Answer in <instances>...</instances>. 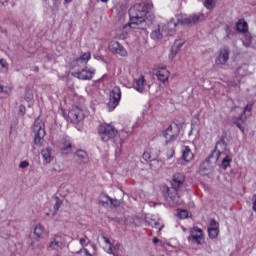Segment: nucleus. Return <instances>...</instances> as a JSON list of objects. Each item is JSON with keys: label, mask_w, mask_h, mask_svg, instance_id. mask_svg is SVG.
<instances>
[{"label": "nucleus", "mask_w": 256, "mask_h": 256, "mask_svg": "<svg viewBox=\"0 0 256 256\" xmlns=\"http://www.w3.org/2000/svg\"><path fill=\"white\" fill-rule=\"evenodd\" d=\"M152 8V4H135L129 10L130 23L128 24V27H130V29H141L142 31H146V29H149V27H151V24L145 23V18L147 17V14H149V11H151Z\"/></svg>", "instance_id": "1"}, {"label": "nucleus", "mask_w": 256, "mask_h": 256, "mask_svg": "<svg viewBox=\"0 0 256 256\" xmlns=\"http://www.w3.org/2000/svg\"><path fill=\"white\" fill-rule=\"evenodd\" d=\"M185 182V176L181 173L174 174L173 179L171 181L172 188H167V196L166 200L170 203L171 207H175V205H181L183 203L179 200V195L177 194V190L183 183Z\"/></svg>", "instance_id": "2"}, {"label": "nucleus", "mask_w": 256, "mask_h": 256, "mask_svg": "<svg viewBox=\"0 0 256 256\" xmlns=\"http://www.w3.org/2000/svg\"><path fill=\"white\" fill-rule=\"evenodd\" d=\"M175 29H177V21H175V18H172L168 24H159L157 28L151 32L150 37L154 41H161L162 37L171 35Z\"/></svg>", "instance_id": "3"}, {"label": "nucleus", "mask_w": 256, "mask_h": 256, "mask_svg": "<svg viewBox=\"0 0 256 256\" xmlns=\"http://www.w3.org/2000/svg\"><path fill=\"white\" fill-rule=\"evenodd\" d=\"M174 19L177 25L181 23L182 25H186L187 27H195L197 23H201V21H205V14L203 13H195L191 15L178 14L175 16Z\"/></svg>", "instance_id": "4"}, {"label": "nucleus", "mask_w": 256, "mask_h": 256, "mask_svg": "<svg viewBox=\"0 0 256 256\" xmlns=\"http://www.w3.org/2000/svg\"><path fill=\"white\" fill-rule=\"evenodd\" d=\"M187 241L190 245H203L205 243V231L197 226L190 228Z\"/></svg>", "instance_id": "5"}, {"label": "nucleus", "mask_w": 256, "mask_h": 256, "mask_svg": "<svg viewBox=\"0 0 256 256\" xmlns=\"http://www.w3.org/2000/svg\"><path fill=\"white\" fill-rule=\"evenodd\" d=\"M33 133H34L35 145L37 147H42L45 141V124L41 120L39 119L35 120Z\"/></svg>", "instance_id": "6"}, {"label": "nucleus", "mask_w": 256, "mask_h": 256, "mask_svg": "<svg viewBox=\"0 0 256 256\" xmlns=\"http://www.w3.org/2000/svg\"><path fill=\"white\" fill-rule=\"evenodd\" d=\"M98 133L100 138L104 143L111 141V139H115L117 137V131L115 127L111 126V124H102L98 127Z\"/></svg>", "instance_id": "7"}, {"label": "nucleus", "mask_w": 256, "mask_h": 256, "mask_svg": "<svg viewBox=\"0 0 256 256\" xmlns=\"http://www.w3.org/2000/svg\"><path fill=\"white\" fill-rule=\"evenodd\" d=\"M121 102V88L119 86H115L110 91V99L108 102V110L109 111H115V108L119 105Z\"/></svg>", "instance_id": "8"}, {"label": "nucleus", "mask_w": 256, "mask_h": 256, "mask_svg": "<svg viewBox=\"0 0 256 256\" xmlns=\"http://www.w3.org/2000/svg\"><path fill=\"white\" fill-rule=\"evenodd\" d=\"M85 110L79 108V106H73L68 112V119L71 123H81L85 119Z\"/></svg>", "instance_id": "9"}, {"label": "nucleus", "mask_w": 256, "mask_h": 256, "mask_svg": "<svg viewBox=\"0 0 256 256\" xmlns=\"http://www.w3.org/2000/svg\"><path fill=\"white\" fill-rule=\"evenodd\" d=\"M163 137L165 139L166 145L173 143L177 137H179V126L177 124H171L164 132Z\"/></svg>", "instance_id": "10"}, {"label": "nucleus", "mask_w": 256, "mask_h": 256, "mask_svg": "<svg viewBox=\"0 0 256 256\" xmlns=\"http://www.w3.org/2000/svg\"><path fill=\"white\" fill-rule=\"evenodd\" d=\"M251 117V105H247L241 112V115L236 118L235 125L240 129V131L245 134V123H247V118Z\"/></svg>", "instance_id": "11"}, {"label": "nucleus", "mask_w": 256, "mask_h": 256, "mask_svg": "<svg viewBox=\"0 0 256 256\" xmlns=\"http://www.w3.org/2000/svg\"><path fill=\"white\" fill-rule=\"evenodd\" d=\"M108 49L111 53H114V55H119L120 57H127V49H125L121 43L112 40L109 43Z\"/></svg>", "instance_id": "12"}, {"label": "nucleus", "mask_w": 256, "mask_h": 256, "mask_svg": "<svg viewBox=\"0 0 256 256\" xmlns=\"http://www.w3.org/2000/svg\"><path fill=\"white\" fill-rule=\"evenodd\" d=\"M150 87L151 86L147 83V80H145V76L135 78L133 81V88L138 91V93H145V91H149Z\"/></svg>", "instance_id": "13"}, {"label": "nucleus", "mask_w": 256, "mask_h": 256, "mask_svg": "<svg viewBox=\"0 0 256 256\" xmlns=\"http://www.w3.org/2000/svg\"><path fill=\"white\" fill-rule=\"evenodd\" d=\"M65 247V239L60 235L54 236V238L48 244V251H61Z\"/></svg>", "instance_id": "14"}, {"label": "nucleus", "mask_w": 256, "mask_h": 256, "mask_svg": "<svg viewBox=\"0 0 256 256\" xmlns=\"http://www.w3.org/2000/svg\"><path fill=\"white\" fill-rule=\"evenodd\" d=\"M94 75H95L94 68H84L81 71L74 73V77H77V79H81L82 81L91 80L93 79Z\"/></svg>", "instance_id": "15"}, {"label": "nucleus", "mask_w": 256, "mask_h": 256, "mask_svg": "<svg viewBox=\"0 0 256 256\" xmlns=\"http://www.w3.org/2000/svg\"><path fill=\"white\" fill-rule=\"evenodd\" d=\"M229 50L228 48H222L219 50L218 55L215 59V63L216 65H227L228 61H229Z\"/></svg>", "instance_id": "16"}, {"label": "nucleus", "mask_w": 256, "mask_h": 256, "mask_svg": "<svg viewBox=\"0 0 256 256\" xmlns=\"http://www.w3.org/2000/svg\"><path fill=\"white\" fill-rule=\"evenodd\" d=\"M103 239H104V243H105L104 249H105L106 253H108L109 255L117 256V253L121 246L119 244H115L113 246V244H111V240H109V238H107L105 236L103 237Z\"/></svg>", "instance_id": "17"}, {"label": "nucleus", "mask_w": 256, "mask_h": 256, "mask_svg": "<svg viewBox=\"0 0 256 256\" xmlns=\"http://www.w3.org/2000/svg\"><path fill=\"white\" fill-rule=\"evenodd\" d=\"M41 156L44 165H50V163H53V159H55V157L53 156V149L49 147L44 148L41 151Z\"/></svg>", "instance_id": "18"}, {"label": "nucleus", "mask_w": 256, "mask_h": 256, "mask_svg": "<svg viewBox=\"0 0 256 256\" xmlns=\"http://www.w3.org/2000/svg\"><path fill=\"white\" fill-rule=\"evenodd\" d=\"M208 237L210 239H217L219 237V223L215 220H211L208 226Z\"/></svg>", "instance_id": "19"}, {"label": "nucleus", "mask_w": 256, "mask_h": 256, "mask_svg": "<svg viewBox=\"0 0 256 256\" xmlns=\"http://www.w3.org/2000/svg\"><path fill=\"white\" fill-rule=\"evenodd\" d=\"M156 76L158 81H161V83H167V81H169V77H171V72H169L166 67H160L156 72Z\"/></svg>", "instance_id": "20"}, {"label": "nucleus", "mask_w": 256, "mask_h": 256, "mask_svg": "<svg viewBox=\"0 0 256 256\" xmlns=\"http://www.w3.org/2000/svg\"><path fill=\"white\" fill-rule=\"evenodd\" d=\"M34 235L37 237V239H43L49 235V232L41 224H37L34 227Z\"/></svg>", "instance_id": "21"}, {"label": "nucleus", "mask_w": 256, "mask_h": 256, "mask_svg": "<svg viewBox=\"0 0 256 256\" xmlns=\"http://www.w3.org/2000/svg\"><path fill=\"white\" fill-rule=\"evenodd\" d=\"M193 151H191V148L189 146H183L182 147V159L183 161H186L187 163L193 161Z\"/></svg>", "instance_id": "22"}, {"label": "nucleus", "mask_w": 256, "mask_h": 256, "mask_svg": "<svg viewBox=\"0 0 256 256\" xmlns=\"http://www.w3.org/2000/svg\"><path fill=\"white\" fill-rule=\"evenodd\" d=\"M157 152H155V150L153 149H149V150H146L143 155H142V158L144 159V161H155L157 159Z\"/></svg>", "instance_id": "23"}, {"label": "nucleus", "mask_w": 256, "mask_h": 256, "mask_svg": "<svg viewBox=\"0 0 256 256\" xmlns=\"http://www.w3.org/2000/svg\"><path fill=\"white\" fill-rule=\"evenodd\" d=\"M76 160L78 163H88L89 162V155L84 150H78L76 152Z\"/></svg>", "instance_id": "24"}, {"label": "nucleus", "mask_w": 256, "mask_h": 256, "mask_svg": "<svg viewBox=\"0 0 256 256\" xmlns=\"http://www.w3.org/2000/svg\"><path fill=\"white\" fill-rule=\"evenodd\" d=\"M236 29L238 33H247V31H249V26L247 25L245 19L238 20L236 23Z\"/></svg>", "instance_id": "25"}, {"label": "nucleus", "mask_w": 256, "mask_h": 256, "mask_svg": "<svg viewBox=\"0 0 256 256\" xmlns=\"http://www.w3.org/2000/svg\"><path fill=\"white\" fill-rule=\"evenodd\" d=\"M11 87H7V86H0V99H7V97H9V95H11Z\"/></svg>", "instance_id": "26"}, {"label": "nucleus", "mask_w": 256, "mask_h": 256, "mask_svg": "<svg viewBox=\"0 0 256 256\" xmlns=\"http://www.w3.org/2000/svg\"><path fill=\"white\" fill-rule=\"evenodd\" d=\"M203 5L208 11H213L217 5V0H204Z\"/></svg>", "instance_id": "27"}, {"label": "nucleus", "mask_w": 256, "mask_h": 256, "mask_svg": "<svg viewBox=\"0 0 256 256\" xmlns=\"http://www.w3.org/2000/svg\"><path fill=\"white\" fill-rule=\"evenodd\" d=\"M73 151V145H71V142H66L62 147H61V153L63 155H69Z\"/></svg>", "instance_id": "28"}, {"label": "nucleus", "mask_w": 256, "mask_h": 256, "mask_svg": "<svg viewBox=\"0 0 256 256\" xmlns=\"http://www.w3.org/2000/svg\"><path fill=\"white\" fill-rule=\"evenodd\" d=\"M89 59H91V53L85 52L80 58L76 59V63H83L85 65L89 62Z\"/></svg>", "instance_id": "29"}, {"label": "nucleus", "mask_w": 256, "mask_h": 256, "mask_svg": "<svg viewBox=\"0 0 256 256\" xmlns=\"http://www.w3.org/2000/svg\"><path fill=\"white\" fill-rule=\"evenodd\" d=\"M231 161H233V158L229 155H226L222 159L221 168L222 169H227L228 167H231Z\"/></svg>", "instance_id": "30"}, {"label": "nucleus", "mask_w": 256, "mask_h": 256, "mask_svg": "<svg viewBox=\"0 0 256 256\" xmlns=\"http://www.w3.org/2000/svg\"><path fill=\"white\" fill-rule=\"evenodd\" d=\"M102 197L104 198V201H102V205H105V203H110V205H114V207H119V200H113L107 195H104Z\"/></svg>", "instance_id": "31"}, {"label": "nucleus", "mask_w": 256, "mask_h": 256, "mask_svg": "<svg viewBox=\"0 0 256 256\" xmlns=\"http://www.w3.org/2000/svg\"><path fill=\"white\" fill-rule=\"evenodd\" d=\"M176 215L179 217V219H189L191 217V213L187 210H177Z\"/></svg>", "instance_id": "32"}, {"label": "nucleus", "mask_w": 256, "mask_h": 256, "mask_svg": "<svg viewBox=\"0 0 256 256\" xmlns=\"http://www.w3.org/2000/svg\"><path fill=\"white\" fill-rule=\"evenodd\" d=\"M242 42L245 47H251V43H252L251 34H245L244 37L242 38Z\"/></svg>", "instance_id": "33"}, {"label": "nucleus", "mask_w": 256, "mask_h": 256, "mask_svg": "<svg viewBox=\"0 0 256 256\" xmlns=\"http://www.w3.org/2000/svg\"><path fill=\"white\" fill-rule=\"evenodd\" d=\"M183 45H185V39L183 38H180V39H177L175 42H174V45L172 46L174 49L180 51L181 47H183Z\"/></svg>", "instance_id": "34"}, {"label": "nucleus", "mask_w": 256, "mask_h": 256, "mask_svg": "<svg viewBox=\"0 0 256 256\" xmlns=\"http://www.w3.org/2000/svg\"><path fill=\"white\" fill-rule=\"evenodd\" d=\"M0 68L2 73H7V71H9V63H7V60L0 59Z\"/></svg>", "instance_id": "35"}, {"label": "nucleus", "mask_w": 256, "mask_h": 256, "mask_svg": "<svg viewBox=\"0 0 256 256\" xmlns=\"http://www.w3.org/2000/svg\"><path fill=\"white\" fill-rule=\"evenodd\" d=\"M79 243H80L82 249H86V247L89 245V243H91V240H89V238L87 236H84L79 239Z\"/></svg>", "instance_id": "36"}, {"label": "nucleus", "mask_w": 256, "mask_h": 256, "mask_svg": "<svg viewBox=\"0 0 256 256\" xmlns=\"http://www.w3.org/2000/svg\"><path fill=\"white\" fill-rule=\"evenodd\" d=\"M74 256H92L87 248H81Z\"/></svg>", "instance_id": "37"}, {"label": "nucleus", "mask_w": 256, "mask_h": 256, "mask_svg": "<svg viewBox=\"0 0 256 256\" xmlns=\"http://www.w3.org/2000/svg\"><path fill=\"white\" fill-rule=\"evenodd\" d=\"M177 53H179V50H177V48L172 47L170 54H169V59L171 61H173V59H175V57H177Z\"/></svg>", "instance_id": "38"}, {"label": "nucleus", "mask_w": 256, "mask_h": 256, "mask_svg": "<svg viewBox=\"0 0 256 256\" xmlns=\"http://www.w3.org/2000/svg\"><path fill=\"white\" fill-rule=\"evenodd\" d=\"M247 65H243L240 68H238V75H240L241 77L247 75Z\"/></svg>", "instance_id": "39"}, {"label": "nucleus", "mask_w": 256, "mask_h": 256, "mask_svg": "<svg viewBox=\"0 0 256 256\" xmlns=\"http://www.w3.org/2000/svg\"><path fill=\"white\" fill-rule=\"evenodd\" d=\"M30 165H31V163H29V161L24 160V161L20 162L19 168L20 169H27V167H30Z\"/></svg>", "instance_id": "40"}, {"label": "nucleus", "mask_w": 256, "mask_h": 256, "mask_svg": "<svg viewBox=\"0 0 256 256\" xmlns=\"http://www.w3.org/2000/svg\"><path fill=\"white\" fill-rule=\"evenodd\" d=\"M62 205H63V202L59 198H57L55 205H54V210L59 211V209H61Z\"/></svg>", "instance_id": "41"}, {"label": "nucleus", "mask_w": 256, "mask_h": 256, "mask_svg": "<svg viewBox=\"0 0 256 256\" xmlns=\"http://www.w3.org/2000/svg\"><path fill=\"white\" fill-rule=\"evenodd\" d=\"M148 225H150V227H159V225H161V223H159V221H157V220H150L148 222Z\"/></svg>", "instance_id": "42"}, {"label": "nucleus", "mask_w": 256, "mask_h": 256, "mask_svg": "<svg viewBox=\"0 0 256 256\" xmlns=\"http://www.w3.org/2000/svg\"><path fill=\"white\" fill-rule=\"evenodd\" d=\"M129 135V130H122L119 132V136L125 139Z\"/></svg>", "instance_id": "43"}, {"label": "nucleus", "mask_w": 256, "mask_h": 256, "mask_svg": "<svg viewBox=\"0 0 256 256\" xmlns=\"http://www.w3.org/2000/svg\"><path fill=\"white\" fill-rule=\"evenodd\" d=\"M26 101H33V93L27 92L25 96Z\"/></svg>", "instance_id": "44"}, {"label": "nucleus", "mask_w": 256, "mask_h": 256, "mask_svg": "<svg viewBox=\"0 0 256 256\" xmlns=\"http://www.w3.org/2000/svg\"><path fill=\"white\" fill-rule=\"evenodd\" d=\"M118 39H120L121 41H125V39H127V33L122 32V34L118 35Z\"/></svg>", "instance_id": "45"}, {"label": "nucleus", "mask_w": 256, "mask_h": 256, "mask_svg": "<svg viewBox=\"0 0 256 256\" xmlns=\"http://www.w3.org/2000/svg\"><path fill=\"white\" fill-rule=\"evenodd\" d=\"M25 111H26L25 106L20 105L19 106V115H25Z\"/></svg>", "instance_id": "46"}, {"label": "nucleus", "mask_w": 256, "mask_h": 256, "mask_svg": "<svg viewBox=\"0 0 256 256\" xmlns=\"http://www.w3.org/2000/svg\"><path fill=\"white\" fill-rule=\"evenodd\" d=\"M175 155V149L172 148L168 153H167V157L168 159H171V157H173Z\"/></svg>", "instance_id": "47"}, {"label": "nucleus", "mask_w": 256, "mask_h": 256, "mask_svg": "<svg viewBox=\"0 0 256 256\" xmlns=\"http://www.w3.org/2000/svg\"><path fill=\"white\" fill-rule=\"evenodd\" d=\"M253 211H256V196L253 198V206H252Z\"/></svg>", "instance_id": "48"}, {"label": "nucleus", "mask_w": 256, "mask_h": 256, "mask_svg": "<svg viewBox=\"0 0 256 256\" xmlns=\"http://www.w3.org/2000/svg\"><path fill=\"white\" fill-rule=\"evenodd\" d=\"M162 230H163V225H161V226L159 227L158 233H161Z\"/></svg>", "instance_id": "49"}, {"label": "nucleus", "mask_w": 256, "mask_h": 256, "mask_svg": "<svg viewBox=\"0 0 256 256\" xmlns=\"http://www.w3.org/2000/svg\"><path fill=\"white\" fill-rule=\"evenodd\" d=\"M153 243H159V239L154 238V239H153Z\"/></svg>", "instance_id": "50"}, {"label": "nucleus", "mask_w": 256, "mask_h": 256, "mask_svg": "<svg viewBox=\"0 0 256 256\" xmlns=\"http://www.w3.org/2000/svg\"><path fill=\"white\" fill-rule=\"evenodd\" d=\"M73 0H64V3H71Z\"/></svg>", "instance_id": "51"}, {"label": "nucleus", "mask_w": 256, "mask_h": 256, "mask_svg": "<svg viewBox=\"0 0 256 256\" xmlns=\"http://www.w3.org/2000/svg\"><path fill=\"white\" fill-rule=\"evenodd\" d=\"M102 3H108L109 0H101Z\"/></svg>", "instance_id": "52"}, {"label": "nucleus", "mask_w": 256, "mask_h": 256, "mask_svg": "<svg viewBox=\"0 0 256 256\" xmlns=\"http://www.w3.org/2000/svg\"><path fill=\"white\" fill-rule=\"evenodd\" d=\"M181 229H182L183 231H187V229H185V227H183V226H181Z\"/></svg>", "instance_id": "53"}, {"label": "nucleus", "mask_w": 256, "mask_h": 256, "mask_svg": "<svg viewBox=\"0 0 256 256\" xmlns=\"http://www.w3.org/2000/svg\"><path fill=\"white\" fill-rule=\"evenodd\" d=\"M153 19H155V17L153 16L151 19H148L149 21H153Z\"/></svg>", "instance_id": "54"}]
</instances>
